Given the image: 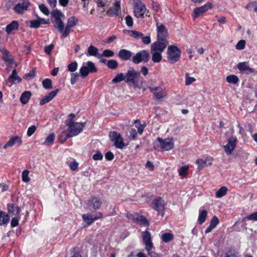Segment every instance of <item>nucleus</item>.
<instances>
[{"instance_id": "nucleus-1", "label": "nucleus", "mask_w": 257, "mask_h": 257, "mask_svg": "<svg viewBox=\"0 0 257 257\" xmlns=\"http://www.w3.org/2000/svg\"><path fill=\"white\" fill-rule=\"evenodd\" d=\"M154 149L155 150L161 151H167L172 149L174 147V141L172 138L163 139L158 138L157 141L154 143Z\"/></svg>"}, {"instance_id": "nucleus-2", "label": "nucleus", "mask_w": 257, "mask_h": 257, "mask_svg": "<svg viewBox=\"0 0 257 257\" xmlns=\"http://www.w3.org/2000/svg\"><path fill=\"white\" fill-rule=\"evenodd\" d=\"M143 240L145 245V249L148 254L151 257H161V255L152 250L154 244L152 241L151 235L148 230L143 231L142 233Z\"/></svg>"}, {"instance_id": "nucleus-3", "label": "nucleus", "mask_w": 257, "mask_h": 257, "mask_svg": "<svg viewBox=\"0 0 257 257\" xmlns=\"http://www.w3.org/2000/svg\"><path fill=\"white\" fill-rule=\"evenodd\" d=\"M126 74V83L132 84L136 88L139 87V82L142 78L139 71H136L134 68L127 70Z\"/></svg>"}, {"instance_id": "nucleus-4", "label": "nucleus", "mask_w": 257, "mask_h": 257, "mask_svg": "<svg viewBox=\"0 0 257 257\" xmlns=\"http://www.w3.org/2000/svg\"><path fill=\"white\" fill-rule=\"evenodd\" d=\"M85 125V122L80 123L77 122L68 125V128L66 131L67 133L66 137L64 140L61 142V143H63L68 138H71L78 135L82 131Z\"/></svg>"}, {"instance_id": "nucleus-5", "label": "nucleus", "mask_w": 257, "mask_h": 257, "mask_svg": "<svg viewBox=\"0 0 257 257\" xmlns=\"http://www.w3.org/2000/svg\"><path fill=\"white\" fill-rule=\"evenodd\" d=\"M97 71V68L94 63L91 61H88L81 66L80 69V76L85 78L87 77L89 73H96Z\"/></svg>"}, {"instance_id": "nucleus-6", "label": "nucleus", "mask_w": 257, "mask_h": 257, "mask_svg": "<svg viewBox=\"0 0 257 257\" xmlns=\"http://www.w3.org/2000/svg\"><path fill=\"white\" fill-rule=\"evenodd\" d=\"M181 50L175 46H169L168 47L167 58L171 63L178 61L181 56Z\"/></svg>"}, {"instance_id": "nucleus-7", "label": "nucleus", "mask_w": 257, "mask_h": 257, "mask_svg": "<svg viewBox=\"0 0 257 257\" xmlns=\"http://www.w3.org/2000/svg\"><path fill=\"white\" fill-rule=\"evenodd\" d=\"M150 59V54L148 50H141L132 57V61L134 63L138 64L141 62H148Z\"/></svg>"}, {"instance_id": "nucleus-8", "label": "nucleus", "mask_w": 257, "mask_h": 257, "mask_svg": "<svg viewBox=\"0 0 257 257\" xmlns=\"http://www.w3.org/2000/svg\"><path fill=\"white\" fill-rule=\"evenodd\" d=\"M165 206L164 200L162 198L158 197L153 200L152 207L163 216L164 214Z\"/></svg>"}, {"instance_id": "nucleus-9", "label": "nucleus", "mask_w": 257, "mask_h": 257, "mask_svg": "<svg viewBox=\"0 0 257 257\" xmlns=\"http://www.w3.org/2000/svg\"><path fill=\"white\" fill-rule=\"evenodd\" d=\"M110 140L114 142V145L117 149H122L124 144L121 135L115 132H111L109 133Z\"/></svg>"}, {"instance_id": "nucleus-10", "label": "nucleus", "mask_w": 257, "mask_h": 257, "mask_svg": "<svg viewBox=\"0 0 257 257\" xmlns=\"http://www.w3.org/2000/svg\"><path fill=\"white\" fill-rule=\"evenodd\" d=\"M237 142V138L235 136H231L227 140V143L224 146V149L227 155H231L236 146Z\"/></svg>"}, {"instance_id": "nucleus-11", "label": "nucleus", "mask_w": 257, "mask_h": 257, "mask_svg": "<svg viewBox=\"0 0 257 257\" xmlns=\"http://www.w3.org/2000/svg\"><path fill=\"white\" fill-rule=\"evenodd\" d=\"M168 44V42L167 41H162L160 40H158L151 45V51L162 53L164 51Z\"/></svg>"}, {"instance_id": "nucleus-12", "label": "nucleus", "mask_w": 257, "mask_h": 257, "mask_svg": "<svg viewBox=\"0 0 257 257\" xmlns=\"http://www.w3.org/2000/svg\"><path fill=\"white\" fill-rule=\"evenodd\" d=\"M156 26L158 40H160L162 41H167V30L165 26L163 24H159L158 22L157 23Z\"/></svg>"}, {"instance_id": "nucleus-13", "label": "nucleus", "mask_w": 257, "mask_h": 257, "mask_svg": "<svg viewBox=\"0 0 257 257\" xmlns=\"http://www.w3.org/2000/svg\"><path fill=\"white\" fill-rule=\"evenodd\" d=\"M212 4L210 3H207L204 5L194 9L192 16L194 19L198 17L199 16L207 12L212 8Z\"/></svg>"}, {"instance_id": "nucleus-14", "label": "nucleus", "mask_w": 257, "mask_h": 257, "mask_svg": "<svg viewBox=\"0 0 257 257\" xmlns=\"http://www.w3.org/2000/svg\"><path fill=\"white\" fill-rule=\"evenodd\" d=\"M146 11V7L145 5L141 2L137 3L135 4L134 8V15L138 18L143 17Z\"/></svg>"}, {"instance_id": "nucleus-15", "label": "nucleus", "mask_w": 257, "mask_h": 257, "mask_svg": "<svg viewBox=\"0 0 257 257\" xmlns=\"http://www.w3.org/2000/svg\"><path fill=\"white\" fill-rule=\"evenodd\" d=\"M87 205L90 210H97L101 205V201L98 198L92 197L87 201Z\"/></svg>"}, {"instance_id": "nucleus-16", "label": "nucleus", "mask_w": 257, "mask_h": 257, "mask_svg": "<svg viewBox=\"0 0 257 257\" xmlns=\"http://www.w3.org/2000/svg\"><path fill=\"white\" fill-rule=\"evenodd\" d=\"M30 6V3L28 0H24L22 3H18L17 4L14 10L15 13L18 14H23L25 11L28 10Z\"/></svg>"}, {"instance_id": "nucleus-17", "label": "nucleus", "mask_w": 257, "mask_h": 257, "mask_svg": "<svg viewBox=\"0 0 257 257\" xmlns=\"http://www.w3.org/2000/svg\"><path fill=\"white\" fill-rule=\"evenodd\" d=\"M120 13V4L119 2H115L114 5L106 12L107 15L113 17L118 16Z\"/></svg>"}, {"instance_id": "nucleus-18", "label": "nucleus", "mask_w": 257, "mask_h": 257, "mask_svg": "<svg viewBox=\"0 0 257 257\" xmlns=\"http://www.w3.org/2000/svg\"><path fill=\"white\" fill-rule=\"evenodd\" d=\"M2 53V58L4 61L8 63V65H11L14 63V59L12 54L6 49L1 50Z\"/></svg>"}, {"instance_id": "nucleus-19", "label": "nucleus", "mask_w": 257, "mask_h": 257, "mask_svg": "<svg viewBox=\"0 0 257 257\" xmlns=\"http://www.w3.org/2000/svg\"><path fill=\"white\" fill-rule=\"evenodd\" d=\"M132 56L133 53L125 49H121L118 53V57L123 61L130 60Z\"/></svg>"}, {"instance_id": "nucleus-20", "label": "nucleus", "mask_w": 257, "mask_h": 257, "mask_svg": "<svg viewBox=\"0 0 257 257\" xmlns=\"http://www.w3.org/2000/svg\"><path fill=\"white\" fill-rule=\"evenodd\" d=\"M58 89H56L50 92L45 95L40 101V104L43 105L46 103L50 102L57 94Z\"/></svg>"}, {"instance_id": "nucleus-21", "label": "nucleus", "mask_w": 257, "mask_h": 257, "mask_svg": "<svg viewBox=\"0 0 257 257\" xmlns=\"http://www.w3.org/2000/svg\"><path fill=\"white\" fill-rule=\"evenodd\" d=\"M237 68L243 73L246 74L251 73L254 71V69L250 68L247 63L246 62L239 63L237 65Z\"/></svg>"}, {"instance_id": "nucleus-22", "label": "nucleus", "mask_w": 257, "mask_h": 257, "mask_svg": "<svg viewBox=\"0 0 257 257\" xmlns=\"http://www.w3.org/2000/svg\"><path fill=\"white\" fill-rule=\"evenodd\" d=\"M22 144V140L19 137L16 136L11 138L7 144L4 146V149H7L8 147H13L14 145H18L20 146Z\"/></svg>"}, {"instance_id": "nucleus-23", "label": "nucleus", "mask_w": 257, "mask_h": 257, "mask_svg": "<svg viewBox=\"0 0 257 257\" xmlns=\"http://www.w3.org/2000/svg\"><path fill=\"white\" fill-rule=\"evenodd\" d=\"M8 208L9 214L12 215H18L20 212V208L14 204H8Z\"/></svg>"}, {"instance_id": "nucleus-24", "label": "nucleus", "mask_w": 257, "mask_h": 257, "mask_svg": "<svg viewBox=\"0 0 257 257\" xmlns=\"http://www.w3.org/2000/svg\"><path fill=\"white\" fill-rule=\"evenodd\" d=\"M86 54L87 56H95L100 58L98 49L92 45L88 47Z\"/></svg>"}, {"instance_id": "nucleus-25", "label": "nucleus", "mask_w": 257, "mask_h": 257, "mask_svg": "<svg viewBox=\"0 0 257 257\" xmlns=\"http://www.w3.org/2000/svg\"><path fill=\"white\" fill-rule=\"evenodd\" d=\"M19 26L18 21H13L10 24L7 26L6 31L8 34H11L13 31L18 29Z\"/></svg>"}, {"instance_id": "nucleus-26", "label": "nucleus", "mask_w": 257, "mask_h": 257, "mask_svg": "<svg viewBox=\"0 0 257 257\" xmlns=\"http://www.w3.org/2000/svg\"><path fill=\"white\" fill-rule=\"evenodd\" d=\"M136 221L139 223L141 225L148 226L149 225V222L147 218L143 215H139L136 217Z\"/></svg>"}, {"instance_id": "nucleus-27", "label": "nucleus", "mask_w": 257, "mask_h": 257, "mask_svg": "<svg viewBox=\"0 0 257 257\" xmlns=\"http://www.w3.org/2000/svg\"><path fill=\"white\" fill-rule=\"evenodd\" d=\"M31 96V93L30 91L24 92L20 97L21 102L23 104H26L30 99Z\"/></svg>"}, {"instance_id": "nucleus-28", "label": "nucleus", "mask_w": 257, "mask_h": 257, "mask_svg": "<svg viewBox=\"0 0 257 257\" xmlns=\"http://www.w3.org/2000/svg\"><path fill=\"white\" fill-rule=\"evenodd\" d=\"M207 215V212L206 210H199L198 221L200 224H203L205 221Z\"/></svg>"}, {"instance_id": "nucleus-29", "label": "nucleus", "mask_w": 257, "mask_h": 257, "mask_svg": "<svg viewBox=\"0 0 257 257\" xmlns=\"http://www.w3.org/2000/svg\"><path fill=\"white\" fill-rule=\"evenodd\" d=\"M82 218L83 221L86 222L87 226H89L94 221L93 216L89 213L83 214L82 215Z\"/></svg>"}, {"instance_id": "nucleus-30", "label": "nucleus", "mask_w": 257, "mask_h": 257, "mask_svg": "<svg viewBox=\"0 0 257 257\" xmlns=\"http://www.w3.org/2000/svg\"><path fill=\"white\" fill-rule=\"evenodd\" d=\"M9 80L10 82H12L13 83L16 81L18 83L21 82L22 79L18 76L16 69L13 70L12 74L9 77Z\"/></svg>"}, {"instance_id": "nucleus-31", "label": "nucleus", "mask_w": 257, "mask_h": 257, "mask_svg": "<svg viewBox=\"0 0 257 257\" xmlns=\"http://www.w3.org/2000/svg\"><path fill=\"white\" fill-rule=\"evenodd\" d=\"M152 55V60L155 63H159L161 61L162 56L161 53L151 51Z\"/></svg>"}, {"instance_id": "nucleus-32", "label": "nucleus", "mask_w": 257, "mask_h": 257, "mask_svg": "<svg viewBox=\"0 0 257 257\" xmlns=\"http://www.w3.org/2000/svg\"><path fill=\"white\" fill-rule=\"evenodd\" d=\"M9 216L5 212L0 211V225L7 223L9 220Z\"/></svg>"}, {"instance_id": "nucleus-33", "label": "nucleus", "mask_w": 257, "mask_h": 257, "mask_svg": "<svg viewBox=\"0 0 257 257\" xmlns=\"http://www.w3.org/2000/svg\"><path fill=\"white\" fill-rule=\"evenodd\" d=\"M123 80L126 82V74H124L123 73H119L115 76L112 81L113 83H116Z\"/></svg>"}, {"instance_id": "nucleus-34", "label": "nucleus", "mask_w": 257, "mask_h": 257, "mask_svg": "<svg viewBox=\"0 0 257 257\" xmlns=\"http://www.w3.org/2000/svg\"><path fill=\"white\" fill-rule=\"evenodd\" d=\"M227 188L226 187H221L216 192V197L217 198H221L223 197L227 193Z\"/></svg>"}, {"instance_id": "nucleus-35", "label": "nucleus", "mask_w": 257, "mask_h": 257, "mask_svg": "<svg viewBox=\"0 0 257 257\" xmlns=\"http://www.w3.org/2000/svg\"><path fill=\"white\" fill-rule=\"evenodd\" d=\"M226 80L228 83L233 84H236L239 81L237 76L234 75L227 76L226 78Z\"/></svg>"}, {"instance_id": "nucleus-36", "label": "nucleus", "mask_w": 257, "mask_h": 257, "mask_svg": "<svg viewBox=\"0 0 257 257\" xmlns=\"http://www.w3.org/2000/svg\"><path fill=\"white\" fill-rule=\"evenodd\" d=\"M174 238L173 234L171 233H164L162 235V239L165 242H168L172 240Z\"/></svg>"}, {"instance_id": "nucleus-37", "label": "nucleus", "mask_w": 257, "mask_h": 257, "mask_svg": "<svg viewBox=\"0 0 257 257\" xmlns=\"http://www.w3.org/2000/svg\"><path fill=\"white\" fill-rule=\"evenodd\" d=\"M54 26L60 32H62L64 29V23L61 19L55 20Z\"/></svg>"}, {"instance_id": "nucleus-38", "label": "nucleus", "mask_w": 257, "mask_h": 257, "mask_svg": "<svg viewBox=\"0 0 257 257\" xmlns=\"http://www.w3.org/2000/svg\"><path fill=\"white\" fill-rule=\"evenodd\" d=\"M78 22V19L74 17H72L68 19L66 25L70 28L75 27Z\"/></svg>"}, {"instance_id": "nucleus-39", "label": "nucleus", "mask_w": 257, "mask_h": 257, "mask_svg": "<svg viewBox=\"0 0 257 257\" xmlns=\"http://www.w3.org/2000/svg\"><path fill=\"white\" fill-rule=\"evenodd\" d=\"M118 65L117 61L115 60H109L107 62V66L111 69H116Z\"/></svg>"}, {"instance_id": "nucleus-40", "label": "nucleus", "mask_w": 257, "mask_h": 257, "mask_svg": "<svg viewBox=\"0 0 257 257\" xmlns=\"http://www.w3.org/2000/svg\"><path fill=\"white\" fill-rule=\"evenodd\" d=\"M196 81V79L193 77H190L188 73L185 74V85L187 86L190 85L192 83Z\"/></svg>"}, {"instance_id": "nucleus-41", "label": "nucleus", "mask_w": 257, "mask_h": 257, "mask_svg": "<svg viewBox=\"0 0 257 257\" xmlns=\"http://www.w3.org/2000/svg\"><path fill=\"white\" fill-rule=\"evenodd\" d=\"M42 84L43 87L47 89L52 88V81L50 79H45L43 81Z\"/></svg>"}, {"instance_id": "nucleus-42", "label": "nucleus", "mask_w": 257, "mask_h": 257, "mask_svg": "<svg viewBox=\"0 0 257 257\" xmlns=\"http://www.w3.org/2000/svg\"><path fill=\"white\" fill-rule=\"evenodd\" d=\"M154 95L157 99H161L166 96V93L162 89L158 92H154Z\"/></svg>"}, {"instance_id": "nucleus-43", "label": "nucleus", "mask_w": 257, "mask_h": 257, "mask_svg": "<svg viewBox=\"0 0 257 257\" xmlns=\"http://www.w3.org/2000/svg\"><path fill=\"white\" fill-rule=\"evenodd\" d=\"M29 171L27 170H25L23 171L22 178L23 182L27 183L30 181V178L29 177Z\"/></svg>"}, {"instance_id": "nucleus-44", "label": "nucleus", "mask_w": 257, "mask_h": 257, "mask_svg": "<svg viewBox=\"0 0 257 257\" xmlns=\"http://www.w3.org/2000/svg\"><path fill=\"white\" fill-rule=\"evenodd\" d=\"M114 55V53L113 51L109 49L105 50L103 51L102 54L100 55V58L102 56L106 57H111Z\"/></svg>"}, {"instance_id": "nucleus-45", "label": "nucleus", "mask_w": 257, "mask_h": 257, "mask_svg": "<svg viewBox=\"0 0 257 257\" xmlns=\"http://www.w3.org/2000/svg\"><path fill=\"white\" fill-rule=\"evenodd\" d=\"M51 15L55 20L61 19V17L63 16L62 13L58 10H54L52 12Z\"/></svg>"}, {"instance_id": "nucleus-46", "label": "nucleus", "mask_w": 257, "mask_h": 257, "mask_svg": "<svg viewBox=\"0 0 257 257\" xmlns=\"http://www.w3.org/2000/svg\"><path fill=\"white\" fill-rule=\"evenodd\" d=\"M77 67L78 64L76 61L72 62L68 65V71L71 72H74L77 70Z\"/></svg>"}, {"instance_id": "nucleus-47", "label": "nucleus", "mask_w": 257, "mask_h": 257, "mask_svg": "<svg viewBox=\"0 0 257 257\" xmlns=\"http://www.w3.org/2000/svg\"><path fill=\"white\" fill-rule=\"evenodd\" d=\"M188 169H189V167L188 166H182L178 170L179 175L182 177L186 176L187 175V172Z\"/></svg>"}, {"instance_id": "nucleus-48", "label": "nucleus", "mask_w": 257, "mask_h": 257, "mask_svg": "<svg viewBox=\"0 0 257 257\" xmlns=\"http://www.w3.org/2000/svg\"><path fill=\"white\" fill-rule=\"evenodd\" d=\"M130 32L131 33L130 36L136 39L141 38L144 35L142 33L135 30L130 31Z\"/></svg>"}, {"instance_id": "nucleus-49", "label": "nucleus", "mask_w": 257, "mask_h": 257, "mask_svg": "<svg viewBox=\"0 0 257 257\" xmlns=\"http://www.w3.org/2000/svg\"><path fill=\"white\" fill-rule=\"evenodd\" d=\"M55 138V134L52 133L50 134L45 139V143L46 145H50L53 143Z\"/></svg>"}, {"instance_id": "nucleus-50", "label": "nucleus", "mask_w": 257, "mask_h": 257, "mask_svg": "<svg viewBox=\"0 0 257 257\" xmlns=\"http://www.w3.org/2000/svg\"><path fill=\"white\" fill-rule=\"evenodd\" d=\"M136 127L138 128V133L140 134H142L144 131V126L141 124L140 120H136L135 121Z\"/></svg>"}, {"instance_id": "nucleus-51", "label": "nucleus", "mask_w": 257, "mask_h": 257, "mask_svg": "<svg viewBox=\"0 0 257 257\" xmlns=\"http://www.w3.org/2000/svg\"><path fill=\"white\" fill-rule=\"evenodd\" d=\"M245 45V41L243 40H240L236 45L235 48L237 50H242L244 48Z\"/></svg>"}, {"instance_id": "nucleus-52", "label": "nucleus", "mask_w": 257, "mask_h": 257, "mask_svg": "<svg viewBox=\"0 0 257 257\" xmlns=\"http://www.w3.org/2000/svg\"><path fill=\"white\" fill-rule=\"evenodd\" d=\"M39 9L45 15L48 16L50 14V11L48 8L44 4L39 5Z\"/></svg>"}, {"instance_id": "nucleus-53", "label": "nucleus", "mask_w": 257, "mask_h": 257, "mask_svg": "<svg viewBox=\"0 0 257 257\" xmlns=\"http://www.w3.org/2000/svg\"><path fill=\"white\" fill-rule=\"evenodd\" d=\"M71 29V28L66 25L65 29H63L62 32H60L61 33H62V37L63 38L67 37L70 32Z\"/></svg>"}, {"instance_id": "nucleus-54", "label": "nucleus", "mask_w": 257, "mask_h": 257, "mask_svg": "<svg viewBox=\"0 0 257 257\" xmlns=\"http://www.w3.org/2000/svg\"><path fill=\"white\" fill-rule=\"evenodd\" d=\"M39 19L37 20H31L30 21V27L34 28H38L40 26V23Z\"/></svg>"}, {"instance_id": "nucleus-55", "label": "nucleus", "mask_w": 257, "mask_h": 257, "mask_svg": "<svg viewBox=\"0 0 257 257\" xmlns=\"http://www.w3.org/2000/svg\"><path fill=\"white\" fill-rule=\"evenodd\" d=\"M35 76V70L34 69L31 71L30 72L26 74L24 78L27 80L32 79Z\"/></svg>"}, {"instance_id": "nucleus-56", "label": "nucleus", "mask_w": 257, "mask_h": 257, "mask_svg": "<svg viewBox=\"0 0 257 257\" xmlns=\"http://www.w3.org/2000/svg\"><path fill=\"white\" fill-rule=\"evenodd\" d=\"M196 163L198 165V169L199 170L202 169V168L206 164L207 162L203 160V159H198L196 161Z\"/></svg>"}, {"instance_id": "nucleus-57", "label": "nucleus", "mask_w": 257, "mask_h": 257, "mask_svg": "<svg viewBox=\"0 0 257 257\" xmlns=\"http://www.w3.org/2000/svg\"><path fill=\"white\" fill-rule=\"evenodd\" d=\"M219 223V220L216 216H214L211 219L210 225L213 226L214 228L217 226Z\"/></svg>"}, {"instance_id": "nucleus-58", "label": "nucleus", "mask_w": 257, "mask_h": 257, "mask_svg": "<svg viewBox=\"0 0 257 257\" xmlns=\"http://www.w3.org/2000/svg\"><path fill=\"white\" fill-rule=\"evenodd\" d=\"M75 117V115L74 113H71L69 115V119L66 120L65 121V123L67 126L69 125L74 123L73 122V119H74V118Z\"/></svg>"}, {"instance_id": "nucleus-59", "label": "nucleus", "mask_w": 257, "mask_h": 257, "mask_svg": "<svg viewBox=\"0 0 257 257\" xmlns=\"http://www.w3.org/2000/svg\"><path fill=\"white\" fill-rule=\"evenodd\" d=\"M36 130V126L35 125H32L29 127L27 131V136L29 137L31 136L35 132Z\"/></svg>"}, {"instance_id": "nucleus-60", "label": "nucleus", "mask_w": 257, "mask_h": 257, "mask_svg": "<svg viewBox=\"0 0 257 257\" xmlns=\"http://www.w3.org/2000/svg\"><path fill=\"white\" fill-rule=\"evenodd\" d=\"M54 46L53 44H50L49 45L46 46L45 47V52L50 55L51 53V52L52 51L53 49H54Z\"/></svg>"}, {"instance_id": "nucleus-61", "label": "nucleus", "mask_w": 257, "mask_h": 257, "mask_svg": "<svg viewBox=\"0 0 257 257\" xmlns=\"http://www.w3.org/2000/svg\"><path fill=\"white\" fill-rule=\"evenodd\" d=\"M126 24L128 27H132L133 25V18L131 16H127L125 18Z\"/></svg>"}, {"instance_id": "nucleus-62", "label": "nucleus", "mask_w": 257, "mask_h": 257, "mask_svg": "<svg viewBox=\"0 0 257 257\" xmlns=\"http://www.w3.org/2000/svg\"><path fill=\"white\" fill-rule=\"evenodd\" d=\"M130 139H135L137 136L138 133L135 128H132L130 132Z\"/></svg>"}, {"instance_id": "nucleus-63", "label": "nucleus", "mask_w": 257, "mask_h": 257, "mask_svg": "<svg viewBox=\"0 0 257 257\" xmlns=\"http://www.w3.org/2000/svg\"><path fill=\"white\" fill-rule=\"evenodd\" d=\"M246 219L248 220L257 221V212L246 216Z\"/></svg>"}, {"instance_id": "nucleus-64", "label": "nucleus", "mask_w": 257, "mask_h": 257, "mask_svg": "<svg viewBox=\"0 0 257 257\" xmlns=\"http://www.w3.org/2000/svg\"><path fill=\"white\" fill-rule=\"evenodd\" d=\"M92 158L95 161L101 160L103 158V156L100 152H97L95 154L93 155Z\"/></svg>"}]
</instances>
